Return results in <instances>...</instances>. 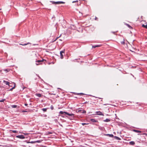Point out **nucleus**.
Instances as JSON below:
<instances>
[{"label":"nucleus","instance_id":"20e7f679","mask_svg":"<svg viewBox=\"0 0 147 147\" xmlns=\"http://www.w3.org/2000/svg\"><path fill=\"white\" fill-rule=\"evenodd\" d=\"M17 138H19L21 139H23L25 138L24 136L23 135H19L16 136Z\"/></svg>","mask_w":147,"mask_h":147},{"label":"nucleus","instance_id":"58836bf2","mask_svg":"<svg viewBox=\"0 0 147 147\" xmlns=\"http://www.w3.org/2000/svg\"><path fill=\"white\" fill-rule=\"evenodd\" d=\"M86 102H84V103H86Z\"/></svg>","mask_w":147,"mask_h":147},{"label":"nucleus","instance_id":"a878e982","mask_svg":"<svg viewBox=\"0 0 147 147\" xmlns=\"http://www.w3.org/2000/svg\"><path fill=\"white\" fill-rule=\"evenodd\" d=\"M42 110L44 112H46L47 111V109L46 108H44L42 109Z\"/></svg>","mask_w":147,"mask_h":147},{"label":"nucleus","instance_id":"f8f14e48","mask_svg":"<svg viewBox=\"0 0 147 147\" xmlns=\"http://www.w3.org/2000/svg\"><path fill=\"white\" fill-rule=\"evenodd\" d=\"M106 135L107 136H109V137H114L113 136V134H106Z\"/></svg>","mask_w":147,"mask_h":147},{"label":"nucleus","instance_id":"c9c22d12","mask_svg":"<svg viewBox=\"0 0 147 147\" xmlns=\"http://www.w3.org/2000/svg\"><path fill=\"white\" fill-rule=\"evenodd\" d=\"M8 86H12L11 85H10V84H9V85H8Z\"/></svg>","mask_w":147,"mask_h":147},{"label":"nucleus","instance_id":"4be33fe9","mask_svg":"<svg viewBox=\"0 0 147 147\" xmlns=\"http://www.w3.org/2000/svg\"><path fill=\"white\" fill-rule=\"evenodd\" d=\"M142 26L144 28H145L146 29H147V25H144V24H143L142 25Z\"/></svg>","mask_w":147,"mask_h":147},{"label":"nucleus","instance_id":"6e6552de","mask_svg":"<svg viewBox=\"0 0 147 147\" xmlns=\"http://www.w3.org/2000/svg\"><path fill=\"white\" fill-rule=\"evenodd\" d=\"M97 115H103V114H102V113L100 111H98V112H97Z\"/></svg>","mask_w":147,"mask_h":147},{"label":"nucleus","instance_id":"ea45409f","mask_svg":"<svg viewBox=\"0 0 147 147\" xmlns=\"http://www.w3.org/2000/svg\"><path fill=\"white\" fill-rule=\"evenodd\" d=\"M0 146H1V145H0Z\"/></svg>","mask_w":147,"mask_h":147},{"label":"nucleus","instance_id":"dca6fc26","mask_svg":"<svg viewBox=\"0 0 147 147\" xmlns=\"http://www.w3.org/2000/svg\"><path fill=\"white\" fill-rule=\"evenodd\" d=\"M36 95L38 97H41V94H40L38 93L36 94Z\"/></svg>","mask_w":147,"mask_h":147},{"label":"nucleus","instance_id":"6ab92c4d","mask_svg":"<svg viewBox=\"0 0 147 147\" xmlns=\"http://www.w3.org/2000/svg\"><path fill=\"white\" fill-rule=\"evenodd\" d=\"M66 114L67 115H68L69 116L74 115V114H70L68 113H66Z\"/></svg>","mask_w":147,"mask_h":147},{"label":"nucleus","instance_id":"0eeeda50","mask_svg":"<svg viewBox=\"0 0 147 147\" xmlns=\"http://www.w3.org/2000/svg\"><path fill=\"white\" fill-rule=\"evenodd\" d=\"M13 84H14L13 87V88H12L11 89H10L8 90V91H12L13 89H14L15 88V87H16V84L15 83H14Z\"/></svg>","mask_w":147,"mask_h":147},{"label":"nucleus","instance_id":"4c0bfd02","mask_svg":"<svg viewBox=\"0 0 147 147\" xmlns=\"http://www.w3.org/2000/svg\"><path fill=\"white\" fill-rule=\"evenodd\" d=\"M80 111H81V110H79V111H78V112H79Z\"/></svg>","mask_w":147,"mask_h":147},{"label":"nucleus","instance_id":"4468645a","mask_svg":"<svg viewBox=\"0 0 147 147\" xmlns=\"http://www.w3.org/2000/svg\"><path fill=\"white\" fill-rule=\"evenodd\" d=\"M133 131L135 132H136V133H141V131L138 130H137L134 129L133 130Z\"/></svg>","mask_w":147,"mask_h":147},{"label":"nucleus","instance_id":"393cba45","mask_svg":"<svg viewBox=\"0 0 147 147\" xmlns=\"http://www.w3.org/2000/svg\"><path fill=\"white\" fill-rule=\"evenodd\" d=\"M128 48L129 49V50L131 51H133V50H134V49H133V48Z\"/></svg>","mask_w":147,"mask_h":147},{"label":"nucleus","instance_id":"9d476101","mask_svg":"<svg viewBox=\"0 0 147 147\" xmlns=\"http://www.w3.org/2000/svg\"><path fill=\"white\" fill-rule=\"evenodd\" d=\"M3 82L5 83V84L7 85H9V84H10V83L7 81H6L5 80H3Z\"/></svg>","mask_w":147,"mask_h":147},{"label":"nucleus","instance_id":"e433bc0d","mask_svg":"<svg viewBox=\"0 0 147 147\" xmlns=\"http://www.w3.org/2000/svg\"><path fill=\"white\" fill-rule=\"evenodd\" d=\"M27 105V104H25V105Z\"/></svg>","mask_w":147,"mask_h":147},{"label":"nucleus","instance_id":"f03ea898","mask_svg":"<svg viewBox=\"0 0 147 147\" xmlns=\"http://www.w3.org/2000/svg\"><path fill=\"white\" fill-rule=\"evenodd\" d=\"M51 2L53 4H64L65 3V2L63 1H57V2H55V1H51Z\"/></svg>","mask_w":147,"mask_h":147},{"label":"nucleus","instance_id":"2eb2a0df","mask_svg":"<svg viewBox=\"0 0 147 147\" xmlns=\"http://www.w3.org/2000/svg\"><path fill=\"white\" fill-rule=\"evenodd\" d=\"M114 137L115 138V139H116V140H121V138L115 136H114Z\"/></svg>","mask_w":147,"mask_h":147},{"label":"nucleus","instance_id":"a211bd4d","mask_svg":"<svg viewBox=\"0 0 147 147\" xmlns=\"http://www.w3.org/2000/svg\"><path fill=\"white\" fill-rule=\"evenodd\" d=\"M125 25L130 28H132V27L129 24H126Z\"/></svg>","mask_w":147,"mask_h":147},{"label":"nucleus","instance_id":"39448f33","mask_svg":"<svg viewBox=\"0 0 147 147\" xmlns=\"http://www.w3.org/2000/svg\"><path fill=\"white\" fill-rule=\"evenodd\" d=\"M64 52H65V50H64L63 51H61L60 52V56H61V59H63V55L62 53H64Z\"/></svg>","mask_w":147,"mask_h":147},{"label":"nucleus","instance_id":"72a5a7b5","mask_svg":"<svg viewBox=\"0 0 147 147\" xmlns=\"http://www.w3.org/2000/svg\"><path fill=\"white\" fill-rule=\"evenodd\" d=\"M97 19H98V18H96V17L95 18V20H97Z\"/></svg>","mask_w":147,"mask_h":147},{"label":"nucleus","instance_id":"b1692460","mask_svg":"<svg viewBox=\"0 0 147 147\" xmlns=\"http://www.w3.org/2000/svg\"><path fill=\"white\" fill-rule=\"evenodd\" d=\"M46 134L47 135H49L50 134H52V133L51 132H46Z\"/></svg>","mask_w":147,"mask_h":147},{"label":"nucleus","instance_id":"c85d7f7f","mask_svg":"<svg viewBox=\"0 0 147 147\" xmlns=\"http://www.w3.org/2000/svg\"><path fill=\"white\" fill-rule=\"evenodd\" d=\"M4 71L7 72H8L9 71V70H8V69H5L4 70Z\"/></svg>","mask_w":147,"mask_h":147},{"label":"nucleus","instance_id":"5701e85b","mask_svg":"<svg viewBox=\"0 0 147 147\" xmlns=\"http://www.w3.org/2000/svg\"><path fill=\"white\" fill-rule=\"evenodd\" d=\"M10 131H12L13 133H18V131L16 130H11Z\"/></svg>","mask_w":147,"mask_h":147},{"label":"nucleus","instance_id":"aec40b11","mask_svg":"<svg viewBox=\"0 0 147 147\" xmlns=\"http://www.w3.org/2000/svg\"><path fill=\"white\" fill-rule=\"evenodd\" d=\"M105 122H107L110 121V120L109 119H107L104 121Z\"/></svg>","mask_w":147,"mask_h":147},{"label":"nucleus","instance_id":"7ed1b4c3","mask_svg":"<svg viewBox=\"0 0 147 147\" xmlns=\"http://www.w3.org/2000/svg\"><path fill=\"white\" fill-rule=\"evenodd\" d=\"M120 42L121 44L122 45H124L125 44V40L124 38H122L120 39Z\"/></svg>","mask_w":147,"mask_h":147},{"label":"nucleus","instance_id":"f704fd0d","mask_svg":"<svg viewBox=\"0 0 147 147\" xmlns=\"http://www.w3.org/2000/svg\"><path fill=\"white\" fill-rule=\"evenodd\" d=\"M28 134L26 133V134H24L25 135H28Z\"/></svg>","mask_w":147,"mask_h":147},{"label":"nucleus","instance_id":"2f4dec72","mask_svg":"<svg viewBox=\"0 0 147 147\" xmlns=\"http://www.w3.org/2000/svg\"><path fill=\"white\" fill-rule=\"evenodd\" d=\"M86 111L85 110H83V114L86 113Z\"/></svg>","mask_w":147,"mask_h":147},{"label":"nucleus","instance_id":"412c9836","mask_svg":"<svg viewBox=\"0 0 147 147\" xmlns=\"http://www.w3.org/2000/svg\"><path fill=\"white\" fill-rule=\"evenodd\" d=\"M17 107V106L16 105H12L11 106V107L12 108H16Z\"/></svg>","mask_w":147,"mask_h":147},{"label":"nucleus","instance_id":"bb28decb","mask_svg":"<svg viewBox=\"0 0 147 147\" xmlns=\"http://www.w3.org/2000/svg\"><path fill=\"white\" fill-rule=\"evenodd\" d=\"M5 100V99H3L0 100V102H3Z\"/></svg>","mask_w":147,"mask_h":147},{"label":"nucleus","instance_id":"f257e3e1","mask_svg":"<svg viewBox=\"0 0 147 147\" xmlns=\"http://www.w3.org/2000/svg\"><path fill=\"white\" fill-rule=\"evenodd\" d=\"M44 61H46V60L44 59H42V60H38L36 61V62L38 63H36V65H41L42 63H41V62H43Z\"/></svg>","mask_w":147,"mask_h":147},{"label":"nucleus","instance_id":"473e14b6","mask_svg":"<svg viewBox=\"0 0 147 147\" xmlns=\"http://www.w3.org/2000/svg\"><path fill=\"white\" fill-rule=\"evenodd\" d=\"M88 124V123H83V125H85Z\"/></svg>","mask_w":147,"mask_h":147},{"label":"nucleus","instance_id":"cd10ccee","mask_svg":"<svg viewBox=\"0 0 147 147\" xmlns=\"http://www.w3.org/2000/svg\"><path fill=\"white\" fill-rule=\"evenodd\" d=\"M51 110H53V107L52 105L51 106Z\"/></svg>","mask_w":147,"mask_h":147},{"label":"nucleus","instance_id":"1a4fd4ad","mask_svg":"<svg viewBox=\"0 0 147 147\" xmlns=\"http://www.w3.org/2000/svg\"><path fill=\"white\" fill-rule=\"evenodd\" d=\"M28 44H31V43H30V42H28L27 43H26V44H20V43L19 44L20 45H22V46H25V45H28Z\"/></svg>","mask_w":147,"mask_h":147},{"label":"nucleus","instance_id":"9b49d317","mask_svg":"<svg viewBox=\"0 0 147 147\" xmlns=\"http://www.w3.org/2000/svg\"><path fill=\"white\" fill-rule=\"evenodd\" d=\"M59 113L61 114H63L64 113L66 114V113H67V112L64 111H60Z\"/></svg>","mask_w":147,"mask_h":147},{"label":"nucleus","instance_id":"f3484780","mask_svg":"<svg viewBox=\"0 0 147 147\" xmlns=\"http://www.w3.org/2000/svg\"><path fill=\"white\" fill-rule=\"evenodd\" d=\"M129 144L131 145H133L135 144V143L134 141H131V142H129Z\"/></svg>","mask_w":147,"mask_h":147},{"label":"nucleus","instance_id":"ddd939ff","mask_svg":"<svg viewBox=\"0 0 147 147\" xmlns=\"http://www.w3.org/2000/svg\"><path fill=\"white\" fill-rule=\"evenodd\" d=\"M90 121L93 122H97V121L94 119H91Z\"/></svg>","mask_w":147,"mask_h":147},{"label":"nucleus","instance_id":"c756f323","mask_svg":"<svg viewBox=\"0 0 147 147\" xmlns=\"http://www.w3.org/2000/svg\"><path fill=\"white\" fill-rule=\"evenodd\" d=\"M78 2V0H76V1H72V3H75V2Z\"/></svg>","mask_w":147,"mask_h":147},{"label":"nucleus","instance_id":"423d86ee","mask_svg":"<svg viewBox=\"0 0 147 147\" xmlns=\"http://www.w3.org/2000/svg\"><path fill=\"white\" fill-rule=\"evenodd\" d=\"M101 46V45H95V46H92V48H95L96 47H100Z\"/></svg>","mask_w":147,"mask_h":147},{"label":"nucleus","instance_id":"7c9ffc66","mask_svg":"<svg viewBox=\"0 0 147 147\" xmlns=\"http://www.w3.org/2000/svg\"><path fill=\"white\" fill-rule=\"evenodd\" d=\"M22 112H28V111H22Z\"/></svg>","mask_w":147,"mask_h":147}]
</instances>
